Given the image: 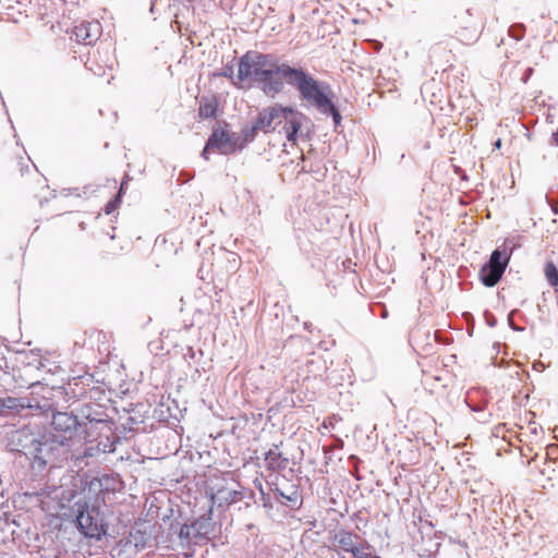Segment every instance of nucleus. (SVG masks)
I'll use <instances>...</instances> for the list:
<instances>
[{
	"instance_id": "nucleus-6",
	"label": "nucleus",
	"mask_w": 558,
	"mask_h": 558,
	"mask_svg": "<svg viewBox=\"0 0 558 558\" xmlns=\"http://www.w3.org/2000/svg\"><path fill=\"white\" fill-rule=\"evenodd\" d=\"M76 506V524L82 534L89 538L99 539L104 530L102 525L99 523L97 519L98 512L95 509H89V507L86 504H77Z\"/></svg>"
},
{
	"instance_id": "nucleus-18",
	"label": "nucleus",
	"mask_w": 558,
	"mask_h": 558,
	"mask_svg": "<svg viewBox=\"0 0 558 558\" xmlns=\"http://www.w3.org/2000/svg\"><path fill=\"white\" fill-rule=\"evenodd\" d=\"M544 275L551 287L558 286V269L553 262L546 263L544 267Z\"/></svg>"
},
{
	"instance_id": "nucleus-11",
	"label": "nucleus",
	"mask_w": 558,
	"mask_h": 558,
	"mask_svg": "<svg viewBox=\"0 0 558 558\" xmlns=\"http://www.w3.org/2000/svg\"><path fill=\"white\" fill-rule=\"evenodd\" d=\"M101 34L100 23L97 21L92 22H83L80 25L75 26L73 31V35L77 43L84 45L94 44Z\"/></svg>"
},
{
	"instance_id": "nucleus-9",
	"label": "nucleus",
	"mask_w": 558,
	"mask_h": 558,
	"mask_svg": "<svg viewBox=\"0 0 558 558\" xmlns=\"http://www.w3.org/2000/svg\"><path fill=\"white\" fill-rule=\"evenodd\" d=\"M68 439L66 437L64 438H60V439H56V440H45V441H40L38 439H33L29 444L28 447H24V449H27L28 450V453L29 454H33L34 457V460L39 464V465H46L50 460L51 458L53 457V444L54 442H59L60 446H64L65 442L64 440Z\"/></svg>"
},
{
	"instance_id": "nucleus-3",
	"label": "nucleus",
	"mask_w": 558,
	"mask_h": 558,
	"mask_svg": "<svg viewBox=\"0 0 558 558\" xmlns=\"http://www.w3.org/2000/svg\"><path fill=\"white\" fill-rule=\"evenodd\" d=\"M284 82L300 93L302 100L314 106L317 110L331 108L330 99L325 94L324 88L312 75L303 70L289 65Z\"/></svg>"
},
{
	"instance_id": "nucleus-7",
	"label": "nucleus",
	"mask_w": 558,
	"mask_h": 558,
	"mask_svg": "<svg viewBox=\"0 0 558 558\" xmlns=\"http://www.w3.org/2000/svg\"><path fill=\"white\" fill-rule=\"evenodd\" d=\"M198 530L193 522L190 524H171L170 527V536L172 542L177 538L178 544L182 548L191 547L192 545H202L205 544L206 541L203 536L198 535Z\"/></svg>"
},
{
	"instance_id": "nucleus-19",
	"label": "nucleus",
	"mask_w": 558,
	"mask_h": 558,
	"mask_svg": "<svg viewBox=\"0 0 558 558\" xmlns=\"http://www.w3.org/2000/svg\"><path fill=\"white\" fill-rule=\"evenodd\" d=\"M198 113L202 118H211L216 113V105L209 101H201Z\"/></svg>"
},
{
	"instance_id": "nucleus-24",
	"label": "nucleus",
	"mask_w": 558,
	"mask_h": 558,
	"mask_svg": "<svg viewBox=\"0 0 558 558\" xmlns=\"http://www.w3.org/2000/svg\"><path fill=\"white\" fill-rule=\"evenodd\" d=\"M494 147L499 149L501 147V140L498 138L495 143H494Z\"/></svg>"
},
{
	"instance_id": "nucleus-20",
	"label": "nucleus",
	"mask_w": 558,
	"mask_h": 558,
	"mask_svg": "<svg viewBox=\"0 0 558 558\" xmlns=\"http://www.w3.org/2000/svg\"><path fill=\"white\" fill-rule=\"evenodd\" d=\"M99 424H104V422L102 421H96V422L90 421L88 424L84 425L83 432L85 433L84 439L86 441H93L96 439L95 429L97 428V426Z\"/></svg>"
},
{
	"instance_id": "nucleus-1",
	"label": "nucleus",
	"mask_w": 558,
	"mask_h": 558,
	"mask_svg": "<svg viewBox=\"0 0 558 558\" xmlns=\"http://www.w3.org/2000/svg\"><path fill=\"white\" fill-rule=\"evenodd\" d=\"M289 64L278 62L272 56L257 51L243 54L238 63L239 87H257L268 97L280 94Z\"/></svg>"
},
{
	"instance_id": "nucleus-2",
	"label": "nucleus",
	"mask_w": 558,
	"mask_h": 558,
	"mask_svg": "<svg viewBox=\"0 0 558 558\" xmlns=\"http://www.w3.org/2000/svg\"><path fill=\"white\" fill-rule=\"evenodd\" d=\"M304 116L292 108L274 105L262 109L256 118L263 133L278 132L295 143Z\"/></svg>"
},
{
	"instance_id": "nucleus-5",
	"label": "nucleus",
	"mask_w": 558,
	"mask_h": 558,
	"mask_svg": "<svg viewBox=\"0 0 558 558\" xmlns=\"http://www.w3.org/2000/svg\"><path fill=\"white\" fill-rule=\"evenodd\" d=\"M509 257L498 250H495L487 264L480 270V279L486 287L496 286L504 275L508 265Z\"/></svg>"
},
{
	"instance_id": "nucleus-26",
	"label": "nucleus",
	"mask_w": 558,
	"mask_h": 558,
	"mask_svg": "<svg viewBox=\"0 0 558 558\" xmlns=\"http://www.w3.org/2000/svg\"><path fill=\"white\" fill-rule=\"evenodd\" d=\"M371 558H381V557H379L377 555H373Z\"/></svg>"
},
{
	"instance_id": "nucleus-10",
	"label": "nucleus",
	"mask_w": 558,
	"mask_h": 558,
	"mask_svg": "<svg viewBox=\"0 0 558 558\" xmlns=\"http://www.w3.org/2000/svg\"><path fill=\"white\" fill-rule=\"evenodd\" d=\"M241 497L242 494L238 490L235 483H226L217 487L210 495L213 505L219 508L229 507L231 504L241 499Z\"/></svg>"
},
{
	"instance_id": "nucleus-22",
	"label": "nucleus",
	"mask_w": 558,
	"mask_h": 558,
	"mask_svg": "<svg viewBox=\"0 0 558 558\" xmlns=\"http://www.w3.org/2000/svg\"><path fill=\"white\" fill-rule=\"evenodd\" d=\"M13 402V399L9 398L8 400H0V411L4 408H12L13 405L12 404H8V403H12Z\"/></svg>"
},
{
	"instance_id": "nucleus-15",
	"label": "nucleus",
	"mask_w": 558,
	"mask_h": 558,
	"mask_svg": "<svg viewBox=\"0 0 558 558\" xmlns=\"http://www.w3.org/2000/svg\"><path fill=\"white\" fill-rule=\"evenodd\" d=\"M193 523L198 530V535L203 536L207 542L215 530V522L213 521L211 509H209L207 513L194 520Z\"/></svg>"
},
{
	"instance_id": "nucleus-17",
	"label": "nucleus",
	"mask_w": 558,
	"mask_h": 558,
	"mask_svg": "<svg viewBox=\"0 0 558 558\" xmlns=\"http://www.w3.org/2000/svg\"><path fill=\"white\" fill-rule=\"evenodd\" d=\"M257 132H260L257 121L255 120L252 125H247L242 130V135L240 136V143H242V147L244 144L254 141Z\"/></svg>"
},
{
	"instance_id": "nucleus-23",
	"label": "nucleus",
	"mask_w": 558,
	"mask_h": 558,
	"mask_svg": "<svg viewBox=\"0 0 558 558\" xmlns=\"http://www.w3.org/2000/svg\"><path fill=\"white\" fill-rule=\"evenodd\" d=\"M553 142L558 146V130L553 134Z\"/></svg>"
},
{
	"instance_id": "nucleus-12",
	"label": "nucleus",
	"mask_w": 558,
	"mask_h": 558,
	"mask_svg": "<svg viewBox=\"0 0 558 558\" xmlns=\"http://www.w3.org/2000/svg\"><path fill=\"white\" fill-rule=\"evenodd\" d=\"M359 541H361L359 534L342 529L336 531L330 537L331 547L344 553H351Z\"/></svg>"
},
{
	"instance_id": "nucleus-4",
	"label": "nucleus",
	"mask_w": 558,
	"mask_h": 558,
	"mask_svg": "<svg viewBox=\"0 0 558 558\" xmlns=\"http://www.w3.org/2000/svg\"><path fill=\"white\" fill-rule=\"evenodd\" d=\"M238 148H242L240 143V136L235 133H230L226 130H215L208 138L205 148L203 149L202 156L208 159V151L216 149L220 154L229 155L234 153Z\"/></svg>"
},
{
	"instance_id": "nucleus-27",
	"label": "nucleus",
	"mask_w": 558,
	"mask_h": 558,
	"mask_svg": "<svg viewBox=\"0 0 558 558\" xmlns=\"http://www.w3.org/2000/svg\"><path fill=\"white\" fill-rule=\"evenodd\" d=\"M342 558H345V557H342Z\"/></svg>"
},
{
	"instance_id": "nucleus-21",
	"label": "nucleus",
	"mask_w": 558,
	"mask_h": 558,
	"mask_svg": "<svg viewBox=\"0 0 558 558\" xmlns=\"http://www.w3.org/2000/svg\"><path fill=\"white\" fill-rule=\"evenodd\" d=\"M331 108H325L324 110H319L322 113H330L336 124H339L341 121V116L339 111L336 109L335 105L330 101Z\"/></svg>"
},
{
	"instance_id": "nucleus-14",
	"label": "nucleus",
	"mask_w": 558,
	"mask_h": 558,
	"mask_svg": "<svg viewBox=\"0 0 558 558\" xmlns=\"http://www.w3.org/2000/svg\"><path fill=\"white\" fill-rule=\"evenodd\" d=\"M265 463L272 471L284 470L288 465V459L282 457L277 446H274L265 453Z\"/></svg>"
},
{
	"instance_id": "nucleus-25",
	"label": "nucleus",
	"mask_w": 558,
	"mask_h": 558,
	"mask_svg": "<svg viewBox=\"0 0 558 558\" xmlns=\"http://www.w3.org/2000/svg\"><path fill=\"white\" fill-rule=\"evenodd\" d=\"M124 184H125V183H122V184H121L120 193L123 191V189H124Z\"/></svg>"
},
{
	"instance_id": "nucleus-13",
	"label": "nucleus",
	"mask_w": 558,
	"mask_h": 558,
	"mask_svg": "<svg viewBox=\"0 0 558 558\" xmlns=\"http://www.w3.org/2000/svg\"><path fill=\"white\" fill-rule=\"evenodd\" d=\"M51 425L56 432L69 434V439H71L73 432L78 426V422L75 415L66 412H57L52 416Z\"/></svg>"
},
{
	"instance_id": "nucleus-16",
	"label": "nucleus",
	"mask_w": 558,
	"mask_h": 558,
	"mask_svg": "<svg viewBox=\"0 0 558 558\" xmlns=\"http://www.w3.org/2000/svg\"><path fill=\"white\" fill-rule=\"evenodd\" d=\"M371 545L367 542L359 541L350 554L354 558H371L373 554L371 553Z\"/></svg>"
},
{
	"instance_id": "nucleus-8",
	"label": "nucleus",
	"mask_w": 558,
	"mask_h": 558,
	"mask_svg": "<svg viewBox=\"0 0 558 558\" xmlns=\"http://www.w3.org/2000/svg\"><path fill=\"white\" fill-rule=\"evenodd\" d=\"M198 530L193 522L190 524H171L170 527V536L172 542L177 538L178 544L182 548L191 547L192 545H202L205 544L206 541L203 536L198 535Z\"/></svg>"
}]
</instances>
